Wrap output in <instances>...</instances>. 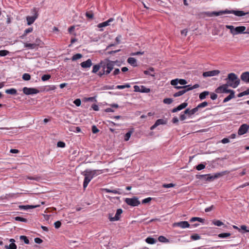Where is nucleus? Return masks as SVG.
Instances as JSON below:
<instances>
[{"instance_id": "nucleus-1", "label": "nucleus", "mask_w": 249, "mask_h": 249, "mask_svg": "<svg viewBox=\"0 0 249 249\" xmlns=\"http://www.w3.org/2000/svg\"><path fill=\"white\" fill-rule=\"evenodd\" d=\"M233 14L238 17H242L249 14V13H245L243 11L241 10H229L228 9H226L225 10L219 11L218 12L214 11L212 13H209L208 14V15L210 17H212L213 16H219L223 14Z\"/></svg>"}, {"instance_id": "nucleus-2", "label": "nucleus", "mask_w": 249, "mask_h": 249, "mask_svg": "<svg viewBox=\"0 0 249 249\" xmlns=\"http://www.w3.org/2000/svg\"><path fill=\"white\" fill-rule=\"evenodd\" d=\"M225 80L229 87L234 89L236 88L240 83V80L238 77V76L234 73L228 74Z\"/></svg>"}, {"instance_id": "nucleus-3", "label": "nucleus", "mask_w": 249, "mask_h": 249, "mask_svg": "<svg viewBox=\"0 0 249 249\" xmlns=\"http://www.w3.org/2000/svg\"><path fill=\"white\" fill-rule=\"evenodd\" d=\"M82 175L85 177L83 182V188L85 189L91 179L97 175V170L87 169L82 173Z\"/></svg>"}, {"instance_id": "nucleus-4", "label": "nucleus", "mask_w": 249, "mask_h": 249, "mask_svg": "<svg viewBox=\"0 0 249 249\" xmlns=\"http://www.w3.org/2000/svg\"><path fill=\"white\" fill-rule=\"evenodd\" d=\"M222 173H216L213 175L207 174V175H202L200 176L202 178H205L206 180L208 181H211L215 179L218 178L223 175Z\"/></svg>"}, {"instance_id": "nucleus-5", "label": "nucleus", "mask_w": 249, "mask_h": 249, "mask_svg": "<svg viewBox=\"0 0 249 249\" xmlns=\"http://www.w3.org/2000/svg\"><path fill=\"white\" fill-rule=\"evenodd\" d=\"M125 203L133 207L138 206L140 204V201L136 197L125 198Z\"/></svg>"}, {"instance_id": "nucleus-6", "label": "nucleus", "mask_w": 249, "mask_h": 249, "mask_svg": "<svg viewBox=\"0 0 249 249\" xmlns=\"http://www.w3.org/2000/svg\"><path fill=\"white\" fill-rule=\"evenodd\" d=\"M23 92L27 95H34L39 92V90L34 88L24 87L22 89Z\"/></svg>"}, {"instance_id": "nucleus-7", "label": "nucleus", "mask_w": 249, "mask_h": 249, "mask_svg": "<svg viewBox=\"0 0 249 249\" xmlns=\"http://www.w3.org/2000/svg\"><path fill=\"white\" fill-rule=\"evenodd\" d=\"M228 87H229V86L227 83L223 84L216 88L215 89V92L217 93H228L232 90V89H228L227 88Z\"/></svg>"}, {"instance_id": "nucleus-8", "label": "nucleus", "mask_w": 249, "mask_h": 249, "mask_svg": "<svg viewBox=\"0 0 249 249\" xmlns=\"http://www.w3.org/2000/svg\"><path fill=\"white\" fill-rule=\"evenodd\" d=\"M34 15L26 17L27 24L28 25L32 24L38 17V13L36 8L33 9Z\"/></svg>"}, {"instance_id": "nucleus-9", "label": "nucleus", "mask_w": 249, "mask_h": 249, "mask_svg": "<svg viewBox=\"0 0 249 249\" xmlns=\"http://www.w3.org/2000/svg\"><path fill=\"white\" fill-rule=\"evenodd\" d=\"M123 213L122 209H118L117 210L116 214L114 216H113L112 214L109 213L108 215V219L110 221H115L119 220L120 215Z\"/></svg>"}, {"instance_id": "nucleus-10", "label": "nucleus", "mask_w": 249, "mask_h": 249, "mask_svg": "<svg viewBox=\"0 0 249 249\" xmlns=\"http://www.w3.org/2000/svg\"><path fill=\"white\" fill-rule=\"evenodd\" d=\"M245 30L246 27L244 26L235 27L234 31L232 35L235 36L239 34H249V31L245 32Z\"/></svg>"}, {"instance_id": "nucleus-11", "label": "nucleus", "mask_w": 249, "mask_h": 249, "mask_svg": "<svg viewBox=\"0 0 249 249\" xmlns=\"http://www.w3.org/2000/svg\"><path fill=\"white\" fill-rule=\"evenodd\" d=\"M174 227H178L181 229L189 228L190 225L188 221H182L180 222H175L173 224Z\"/></svg>"}, {"instance_id": "nucleus-12", "label": "nucleus", "mask_w": 249, "mask_h": 249, "mask_svg": "<svg viewBox=\"0 0 249 249\" xmlns=\"http://www.w3.org/2000/svg\"><path fill=\"white\" fill-rule=\"evenodd\" d=\"M113 63L112 61L108 62L106 65L102 66L103 69L105 71L106 74H109L113 69Z\"/></svg>"}, {"instance_id": "nucleus-13", "label": "nucleus", "mask_w": 249, "mask_h": 249, "mask_svg": "<svg viewBox=\"0 0 249 249\" xmlns=\"http://www.w3.org/2000/svg\"><path fill=\"white\" fill-rule=\"evenodd\" d=\"M220 72V71L219 70H213L204 72L202 74V75L204 77H211L218 75Z\"/></svg>"}, {"instance_id": "nucleus-14", "label": "nucleus", "mask_w": 249, "mask_h": 249, "mask_svg": "<svg viewBox=\"0 0 249 249\" xmlns=\"http://www.w3.org/2000/svg\"><path fill=\"white\" fill-rule=\"evenodd\" d=\"M249 128V126L247 124H242L238 131V134L239 135H242L245 134L248 130Z\"/></svg>"}, {"instance_id": "nucleus-15", "label": "nucleus", "mask_w": 249, "mask_h": 249, "mask_svg": "<svg viewBox=\"0 0 249 249\" xmlns=\"http://www.w3.org/2000/svg\"><path fill=\"white\" fill-rule=\"evenodd\" d=\"M92 61L90 59H88L86 61L80 63V66L84 69L89 68L92 66Z\"/></svg>"}, {"instance_id": "nucleus-16", "label": "nucleus", "mask_w": 249, "mask_h": 249, "mask_svg": "<svg viewBox=\"0 0 249 249\" xmlns=\"http://www.w3.org/2000/svg\"><path fill=\"white\" fill-rule=\"evenodd\" d=\"M114 19L113 18H110L107 21L101 22L97 25V27L99 28H102L106 27L109 25V23L113 21Z\"/></svg>"}, {"instance_id": "nucleus-17", "label": "nucleus", "mask_w": 249, "mask_h": 249, "mask_svg": "<svg viewBox=\"0 0 249 249\" xmlns=\"http://www.w3.org/2000/svg\"><path fill=\"white\" fill-rule=\"evenodd\" d=\"M241 79L245 83H249V72H244L241 75Z\"/></svg>"}, {"instance_id": "nucleus-18", "label": "nucleus", "mask_w": 249, "mask_h": 249, "mask_svg": "<svg viewBox=\"0 0 249 249\" xmlns=\"http://www.w3.org/2000/svg\"><path fill=\"white\" fill-rule=\"evenodd\" d=\"M38 205H19L18 206L20 210H27L28 209H32L38 207Z\"/></svg>"}, {"instance_id": "nucleus-19", "label": "nucleus", "mask_w": 249, "mask_h": 249, "mask_svg": "<svg viewBox=\"0 0 249 249\" xmlns=\"http://www.w3.org/2000/svg\"><path fill=\"white\" fill-rule=\"evenodd\" d=\"M198 111L197 108L196 107L193 108L191 110H190L189 108L186 109L184 111V114H188L189 116H191L192 115L194 114Z\"/></svg>"}, {"instance_id": "nucleus-20", "label": "nucleus", "mask_w": 249, "mask_h": 249, "mask_svg": "<svg viewBox=\"0 0 249 249\" xmlns=\"http://www.w3.org/2000/svg\"><path fill=\"white\" fill-rule=\"evenodd\" d=\"M230 94V95H229L227 97H226L223 100V102L224 103H226L228 101H229L230 100H231V99L234 98L235 97V95H234V90H232L230 92H229Z\"/></svg>"}, {"instance_id": "nucleus-21", "label": "nucleus", "mask_w": 249, "mask_h": 249, "mask_svg": "<svg viewBox=\"0 0 249 249\" xmlns=\"http://www.w3.org/2000/svg\"><path fill=\"white\" fill-rule=\"evenodd\" d=\"M24 46L25 48H27L29 49H34L37 47V44L36 43H24Z\"/></svg>"}, {"instance_id": "nucleus-22", "label": "nucleus", "mask_w": 249, "mask_h": 249, "mask_svg": "<svg viewBox=\"0 0 249 249\" xmlns=\"http://www.w3.org/2000/svg\"><path fill=\"white\" fill-rule=\"evenodd\" d=\"M127 62L133 67H136L137 66L136 59L133 57L128 58Z\"/></svg>"}, {"instance_id": "nucleus-23", "label": "nucleus", "mask_w": 249, "mask_h": 249, "mask_svg": "<svg viewBox=\"0 0 249 249\" xmlns=\"http://www.w3.org/2000/svg\"><path fill=\"white\" fill-rule=\"evenodd\" d=\"M154 68L151 67L148 70L144 71L143 72L146 75H149L154 77V76H155V74L154 73Z\"/></svg>"}, {"instance_id": "nucleus-24", "label": "nucleus", "mask_w": 249, "mask_h": 249, "mask_svg": "<svg viewBox=\"0 0 249 249\" xmlns=\"http://www.w3.org/2000/svg\"><path fill=\"white\" fill-rule=\"evenodd\" d=\"M187 91H188V90H187V89H181V90L178 91V92L175 93L174 94L173 96L175 97H177L182 95L183 94H184L185 93H186Z\"/></svg>"}, {"instance_id": "nucleus-25", "label": "nucleus", "mask_w": 249, "mask_h": 249, "mask_svg": "<svg viewBox=\"0 0 249 249\" xmlns=\"http://www.w3.org/2000/svg\"><path fill=\"white\" fill-rule=\"evenodd\" d=\"M5 93L7 94H11V95H17V90L16 89L14 88H11L9 89H7L5 90Z\"/></svg>"}, {"instance_id": "nucleus-26", "label": "nucleus", "mask_w": 249, "mask_h": 249, "mask_svg": "<svg viewBox=\"0 0 249 249\" xmlns=\"http://www.w3.org/2000/svg\"><path fill=\"white\" fill-rule=\"evenodd\" d=\"M145 242L149 244H154L156 243V240H155L154 238L148 237L146 238Z\"/></svg>"}, {"instance_id": "nucleus-27", "label": "nucleus", "mask_w": 249, "mask_h": 249, "mask_svg": "<svg viewBox=\"0 0 249 249\" xmlns=\"http://www.w3.org/2000/svg\"><path fill=\"white\" fill-rule=\"evenodd\" d=\"M209 94V92L208 91H204L202 92H201L199 96V98L200 100H203L204 99L206 96L208 95Z\"/></svg>"}, {"instance_id": "nucleus-28", "label": "nucleus", "mask_w": 249, "mask_h": 249, "mask_svg": "<svg viewBox=\"0 0 249 249\" xmlns=\"http://www.w3.org/2000/svg\"><path fill=\"white\" fill-rule=\"evenodd\" d=\"M190 222H195V221H197L199 222H201V223H203L204 222V219L200 218V217H193L192 218H191L190 219Z\"/></svg>"}, {"instance_id": "nucleus-29", "label": "nucleus", "mask_w": 249, "mask_h": 249, "mask_svg": "<svg viewBox=\"0 0 249 249\" xmlns=\"http://www.w3.org/2000/svg\"><path fill=\"white\" fill-rule=\"evenodd\" d=\"M101 66L100 64L94 65L92 68V72L93 73H96L99 70Z\"/></svg>"}, {"instance_id": "nucleus-30", "label": "nucleus", "mask_w": 249, "mask_h": 249, "mask_svg": "<svg viewBox=\"0 0 249 249\" xmlns=\"http://www.w3.org/2000/svg\"><path fill=\"white\" fill-rule=\"evenodd\" d=\"M158 240H159V242H162V243H168V242H169V240L167 238H166L164 236H162V235L158 237Z\"/></svg>"}, {"instance_id": "nucleus-31", "label": "nucleus", "mask_w": 249, "mask_h": 249, "mask_svg": "<svg viewBox=\"0 0 249 249\" xmlns=\"http://www.w3.org/2000/svg\"><path fill=\"white\" fill-rule=\"evenodd\" d=\"M150 90L149 88H147L144 86H140V92L148 93L150 92Z\"/></svg>"}, {"instance_id": "nucleus-32", "label": "nucleus", "mask_w": 249, "mask_h": 249, "mask_svg": "<svg viewBox=\"0 0 249 249\" xmlns=\"http://www.w3.org/2000/svg\"><path fill=\"white\" fill-rule=\"evenodd\" d=\"M33 30V29L32 27H29L28 28L26 29L23 33V35L22 36V38H23V37L26 36L28 34L31 33Z\"/></svg>"}, {"instance_id": "nucleus-33", "label": "nucleus", "mask_w": 249, "mask_h": 249, "mask_svg": "<svg viewBox=\"0 0 249 249\" xmlns=\"http://www.w3.org/2000/svg\"><path fill=\"white\" fill-rule=\"evenodd\" d=\"M4 248L5 249H17V246L16 244H10L9 245H5Z\"/></svg>"}, {"instance_id": "nucleus-34", "label": "nucleus", "mask_w": 249, "mask_h": 249, "mask_svg": "<svg viewBox=\"0 0 249 249\" xmlns=\"http://www.w3.org/2000/svg\"><path fill=\"white\" fill-rule=\"evenodd\" d=\"M19 238L21 240L23 241L25 244H29L30 241L27 236L25 235H21L20 236Z\"/></svg>"}, {"instance_id": "nucleus-35", "label": "nucleus", "mask_w": 249, "mask_h": 249, "mask_svg": "<svg viewBox=\"0 0 249 249\" xmlns=\"http://www.w3.org/2000/svg\"><path fill=\"white\" fill-rule=\"evenodd\" d=\"M14 219L16 221H20V222H25V223L27 222V219L26 218H23V217H20V216H16L14 218Z\"/></svg>"}, {"instance_id": "nucleus-36", "label": "nucleus", "mask_w": 249, "mask_h": 249, "mask_svg": "<svg viewBox=\"0 0 249 249\" xmlns=\"http://www.w3.org/2000/svg\"><path fill=\"white\" fill-rule=\"evenodd\" d=\"M82 57V55L81 53H76L73 55L71 58L72 61H76Z\"/></svg>"}, {"instance_id": "nucleus-37", "label": "nucleus", "mask_w": 249, "mask_h": 249, "mask_svg": "<svg viewBox=\"0 0 249 249\" xmlns=\"http://www.w3.org/2000/svg\"><path fill=\"white\" fill-rule=\"evenodd\" d=\"M22 78L24 81H29L31 79V75L28 73H25L22 75Z\"/></svg>"}, {"instance_id": "nucleus-38", "label": "nucleus", "mask_w": 249, "mask_h": 249, "mask_svg": "<svg viewBox=\"0 0 249 249\" xmlns=\"http://www.w3.org/2000/svg\"><path fill=\"white\" fill-rule=\"evenodd\" d=\"M188 105V104L187 103H183L178 106L177 107L178 111H180L182 110V109L185 108Z\"/></svg>"}, {"instance_id": "nucleus-39", "label": "nucleus", "mask_w": 249, "mask_h": 249, "mask_svg": "<svg viewBox=\"0 0 249 249\" xmlns=\"http://www.w3.org/2000/svg\"><path fill=\"white\" fill-rule=\"evenodd\" d=\"M157 124V125L159 126V125L160 124H166L167 122L166 121L162 119H158L156 122H155Z\"/></svg>"}, {"instance_id": "nucleus-40", "label": "nucleus", "mask_w": 249, "mask_h": 249, "mask_svg": "<svg viewBox=\"0 0 249 249\" xmlns=\"http://www.w3.org/2000/svg\"><path fill=\"white\" fill-rule=\"evenodd\" d=\"M208 105V103L207 102L205 101V102H203L198 104L197 105V106L196 107L197 108V110H198V109L199 108L204 107H206Z\"/></svg>"}, {"instance_id": "nucleus-41", "label": "nucleus", "mask_w": 249, "mask_h": 249, "mask_svg": "<svg viewBox=\"0 0 249 249\" xmlns=\"http://www.w3.org/2000/svg\"><path fill=\"white\" fill-rule=\"evenodd\" d=\"M231 235V233H228V232H226V233H220L218 235V237L220 238H226L227 237H229Z\"/></svg>"}, {"instance_id": "nucleus-42", "label": "nucleus", "mask_w": 249, "mask_h": 249, "mask_svg": "<svg viewBox=\"0 0 249 249\" xmlns=\"http://www.w3.org/2000/svg\"><path fill=\"white\" fill-rule=\"evenodd\" d=\"M51 77V75L49 74H44L41 77V80L43 81H46L49 80Z\"/></svg>"}, {"instance_id": "nucleus-43", "label": "nucleus", "mask_w": 249, "mask_h": 249, "mask_svg": "<svg viewBox=\"0 0 249 249\" xmlns=\"http://www.w3.org/2000/svg\"><path fill=\"white\" fill-rule=\"evenodd\" d=\"M213 225L218 226V227L224 225V223L219 220H213Z\"/></svg>"}, {"instance_id": "nucleus-44", "label": "nucleus", "mask_w": 249, "mask_h": 249, "mask_svg": "<svg viewBox=\"0 0 249 249\" xmlns=\"http://www.w3.org/2000/svg\"><path fill=\"white\" fill-rule=\"evenodd\" d=\"M9 53L10 52L6 50H0V56H5Z\"/></svg>"}, {"instance_id": "nucleus-45", "label": "nucleus", "mask_w": 249, "mask_h": 249, "mask_svg": "<svg viewBox=\"0 0 249 249\" xmlns=\"http://www.w3.org/2000/svg\"><path fill=\"white\" fill-rule=\"evenodd\" d=\"M191 239L193 240H197L200 239V236L197 233L192 234Z\"/></svg>"}, {"instance_id": "nucleus-46", "label": "nucleus", "mask_w": 249, "mask_h": 249, "mask_svg": "<svg viewBox=\"0 0 249 249\" xmlns=\"http://www.w3.org/2000/svg\"><path fill=\"white\" fill-rule=\"evenodd\" d=\"M163 102L165 104L169 105L173 102V99L169 98H165L163 99Z\"/></svg>"}, {"instance_id": "nucleus-47", "label": "nucleus", "mask_w": 249, "mask_h": 249, "mask_svg": "<svg viewBox=\"0 0 249 249\" xmlns=\"http://www.w3.org/2000/svg\"><path fill=\"white\" fill-rule=\"evenodd\" d=\"M205 168V164H199L196 166V169L198 171L201 170Z\"/></svg>"}, {"instance_id": "nucleus-48", "label": "nucleus", "mask_w": 249, "mask_h": 249, "mask_svg": "<svg viewBox=\"0 0 249 249\" xmlns=\"http://www.w3.org/2000/svg\"><path fill=\"white\" fill-rule=\"evenodd\" d=\"M57 146L60 148H64L66 146V144L62 141H59L57 143Z\"/></svg>"}, {"instance_id": "nucleus-49", "label": "nucleus", "mask_w": 249, "mask_h": 249, "mask_svg": "<svg viewBox=\"0 0 249 249\" xmlns=\"http://www.w3.org/2000/svg\"><path fill=\"white\" fill-rule=\"evenodd\" d=\"M226 28L227 29H230L231 33L233 35L235 28V27L233 26L227 25H226Z\"/></svg>"}, {"instance_id": "nucleus-50", "label": "nucleus", "mask_w": 249, "mask_h": 249, "mask_svg": "<svg viewBox=\"0 0 249 249\" xmlns=\"http://www.w3.org/2000/svg\"><path fill=\"white\" fill-rule=\"evenodd\" d=\"M91 130H92V132L93 134H96V133H98L99 131V130L98 129V128L95 125H93L92 126V127H91Z\"/></svg>"}, {"instance_id": "nucleus-51", "label": "nucleus", "mask_w": 249, "mask_h": 249, "mask_svg": "<svg viewBox=\"0 0 249 249\" xmlns=\"http://www.w3.org/2000/svg\"><path fill=\"white\" fill-rule=\"evenodd\" d=\"M85 100L86 101H87V102L88 101H90V102H96L97 101L95 96L86 98Z\"/></svg>"}, {"instance_id": "nucleus-52", "label": "nucleus", "mask_w": 249, "mask_h": 249, "mask_svg": "<svg viewBox=\"0 0 249 249\" xmlns=\"http://www.w3.org/2000/svg\"><path fill=\"white\" fill-rule=\"evenodd\" d=\"M199 87V85L198 84H195L193 86H191V85H190V86L188 87L187 90L189 91L193 89L197 88Z\"/></svg>"}, {"instance_id": "nucleus-53", "label": "nucleus", "mask_w": 249, "mask_h": 249, "mask_svg": "<svg viewBox=\"0 0 249 249\" xmlns=\"http://www.w3.org/2000/svg\"><path fill=\"white\" fill-rule=\"evenodd\" d=\"M178 84V79L177 78L175 79L172 80L171 81V84L173 86H177Z\"/></svg>"}, {"instance_id": "nucleus-54", "label": "nucleus", "mask_w": 249, "mask_h": 249, "mask_svg": "<svg viewBox=\"0 0 249 249\" xmlns=\"http://www.w3.org/2000/svg\"><path fill=\"white\" fill-rule=\"evenodd\" d=\"M73 103L77 106V107H79L80 105H81V100L79 98H77L76 99H75L74 101H73Z\"/></svg>"}, {"instance_id": "nucleus-55", "label": "nucleus", "mask_w": 249, "mask_h": 249, "mask_svg": "<svg viewBox=\"0 0 249 249\" xmlns=\"http://www.w3.org/2000/svg\"><path fill=\"white\" fill-rule=\"evenodd\" d=\"M86 16L88 18L91 19L93 17V14L91 12H87L86 13Z\"/></svg>"}, {"instance_id": "nucleus-56", "label": "nucleus", "mask_w": 249, "mask_h": 249, "mask_svg": "<svg viewBox=\"0 0 249 249\" xmlns=\"http://www.w3.org/2000/svg\"><path fill=\"white\" fill-rule=\"evenodd\" d=\"M132 131H129L126 133H125V142L129 140L132 134Z\"/></svg>"}, {"instance_id": "nucleus-57", "label": "nucleus", "mask_w": 249, "mask_h": 249, "mask_svg": "<svg viewBox=\"0 0 249 249\" xmlns=\"http://www.w3.org/2000/svg\"><path fill=\"white\" fill-rule=\"evenodd\" d=\"M54 227L56 229H58L61 227V222L60 221H57L54 222Z\"/></svg>"}, {"instance_id": "nucleus-58", "label": "nucleus", "mask_w": 249, "mask_h": 249, "mask_svg": "<svg viewBox=\"0 0 249 249\" xmlns=\"http://www.w3.org/2000/svg\"><path fill=\"white\" fill-rule=\"evenodd\" d=\"M189 86H190V85H186V86H177L175 87V88H176L178 89H188V87H189Z\"/></svg>"}, {"instance_id": "nucleus-59", "label": "nucleus", "mask_w": 249, "mask_h": 249, "mask_svg": "<svg viewBox=\"0 0 249 249\" xmlns=\"http://www.w3.org/2000/svg\"><path fill=\"white\" fill-rule=\"evenodd\" d=\"M104 89H115V86H109V85H107L104 87L103 88Z\"/></svg>"}, {"instance_id": "nucleus-60", "label": "nucleus", "mask_w": 249, "mask_h": 249, "mask_svg": "<svg viewBox=\"0 0 249 249\" xmlns=\"http://www.w3.org/2000/svg\"><path fill=\"white\" fill-rule=\"evenodd\" d=\"M175 186V184H173V183H169V184H163L162 186L164 187V188H171V187H173Z\"/></svg>"}, {"instance_id": "nucleus-61", "label": "nucleus", "mask_w": 249, "mask_h": 249, "mask_svg": "<svg viewBox=\"0 0 249 249\" xmlns=\"http://www.w3.org/2000/svg\"><path fill=\"white\" fill-rule=\"evenodd\" d=\"M178 84L181 85H184L187 84V81L185 79H178Z\"/></svg>"}, {"instance_id": "nucleus-62", "label": "nucleus", "mask_w": 249, "mask_h": 249, "mask_svg": "<svg viewBox=\"0 0 249 249\" xmlns=\"http://www.w3.org/2000/svg\"><path fill=\"white\" fill-rule=\"evenodd\" d=\"M91 107L94 111H98L99 110V107L97 105L93 104Z\"/></svg>"}, {"instance_id": "nucleus-63", "label": "nucleus", "mask_w": 249, "mask_h": 249, "mask_svg": "<svg viewBox=\"0 0 249 249\" xmlns=\"http://www.w3.org/2000/svg\"><path fill=\"white\" fill-rule=\"evenodd\" d=\"M210 98L212 100H214L217 98V95L214 93H212L211 94Z\"/></svg>"}, {"instance_id": "nucleus-64", "label": "nucleus", "mask_w": 249, "mask_h": 249, "mask_svg": "<svg viewBox=\"0 0 249 249\" xmlns=\"http://www.w3.org/2000/svg\"><path fill=\"white\" fill-rule=\"evenodd\" d=\"M34 240H35V243H36L37 244H40L43 242L41 238H38V237L35 238Z\"/></svg>"}]
</instances>
